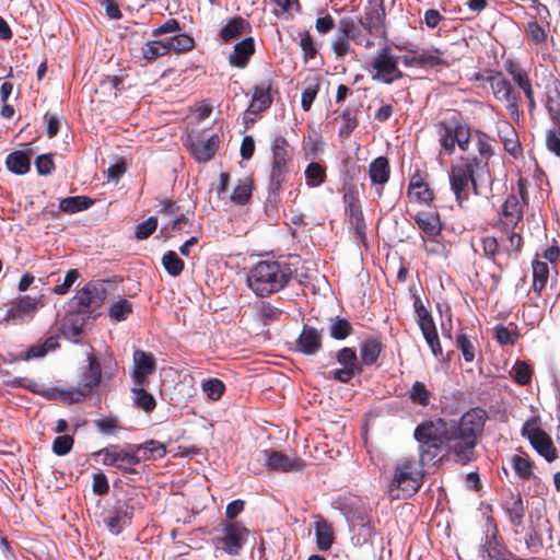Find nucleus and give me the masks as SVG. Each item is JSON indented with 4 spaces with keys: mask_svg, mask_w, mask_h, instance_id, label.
Segmentation results:
<instances>
[{
    "mask_svg": "<svg viewBox=\"0 0 560 560\" xmlns=\"http://www.w3.org/2000/svg\"><path fill=\"white\" fill-rule=\"evenodd\" d=\"M487 419L486 410L471 408L457 421L440 418L419 424L415 430V438L420 444L421 463L427 465L434 462L443 446L455 455L457 462H471Z\"/></svg>",
    "mask_w": 560,
    "mask_h": 560,
    "instance_id": "nucleus-1",
    "label": "nucleus"
},
{
    "mask_svg": "<svg viewBox=\"0 0 560 560\" xmlns=\"http://www.w3.org/2000/svg\"><path fill=\"white\" fill-rule=\"evenodd\" d=\"M289 265L277 260H261L247 273V285L257 296H267L283 289L291 279Z\"/></svg>",
    "mask_w": 560,
    "mask_h": 560,
    "instance_id": "nucleus-2",
    "label": "nucleus"
},
{
    "mask_svg": "<svg viewBox=\"0 0 560 560\" xmlns=\"http://www.w3.org/2000/svg\"><path fill=\"white\" fill-rule=\"evenodd\" d=\"M94 456L102 457L103 465L115 466L125 472H135L133 466L141 460H147V457L139 455V447H133V445L126 447L109 445L96 452Z\"/></svg>",
    "mask_w": 560,
    "mask_h": 560,
    "instance_id": "nucleus-3",
    "label": "nucleus"
},
{
    "mask_svg": "<svg viewBox=\"0 0 560 560\" xmlns=\"http://www.w3.org/2000/svg\"><path fill=\"white\" fill-rule=\"evenodd\" d=\"M106 285L101 281H90L73 296L75 312L90 318L105 302Z\"/></svg>",
    "mask_w": 560,
    "mask_h": 560,
    "instance_id": "nucleus-4",
    "label": "nucleus"
},
{
    "mask_svg": "<svg viewBox=\"0 0 560 560\" xmlns=\"http://www.w3.org/2000/svg\"><path fill=\"white\" fill-rule=\"evenodd\" d=\"M102 369L98 360L93 354L88 357V366L81 374L78 387L68 392V398L71 402H79L91 396L100 385Z\"/></svg>",
    "mask_w": 560,
    "mask_h": 560,
    "instance_id": "nucleus-5",
    "label": "nucleus"
},
{
    "mask_svg": "<svg viewBox=\"0 0 560 560\" xmlns=\"http://www.w3.org/2000/svg\"><path fill=\"white\" fill-rule=\"evenodd\" d=\"M370 73L373 80L390 84L402 77L398 69V58L386 47L377 52L370 62Z\"/></svg>",
    "mask_w": 560,
    "mask_h": 560,
    "instance_id": "nucleus-6",
    "label": "nucleus"
},
{
    "mask_svg": "<svg viewBox=\"0 0 560 560\" xmlns=\"http://www.w3.org/2000/svg\"><path fill=\"white\" fill-rule=\"evenodd\" d=\"M479 158H467L454 167L455 175H483L489 174L488 160L492 155V148L488 139L479 137L477 140Z\"/></svg>",
    "mask_w": 560,
    "mask_h": 560,
    "instance_id": "nucleus-7",
    "label": "nucleus"
},
{
    "mask_svg": "<svg viewBox=\"0 0 560 560\" xmlns=\"http://www.w3.org/2000/svg\"><path fill=\"white\" fill-rule=\"evenodd\" d=\"M191 156L199 163L210 161L219 149L220 139L215 133L192 132L188 135L186 141Z\"/></svg>",
    "mask_w": 560,
    "mask_h": 560,
    "instance_id": "nucleus-8",
    "label": "nucleus"
},
{
    "mask_svg": "<svg viewBox=\"0 0 560 560\" xmlns=\"http://www.w3.org/2000/svg\"><path fill=\"white\" fill-rule=\"evenodd\" d=\"M439 141L447 154H452L457 144L460 150L466 151L469 144V130L464 126L440 122L438 125Z\"/></svg>",
    "mask_w": 560,
    "mask_h": 560,
    "instance_id": "nucleus-9",
    "label": "nucleus"
},
{
    "mask_svg": "<svg viewBox=\"0 0 560 560\" xmlns=\"http://www.w3.org/2000/svg\"><path fill=\"white\" fill-rule=\"evenodd\" d=\"M247 529L235 523H224L221 536L215 540V548L229 555H237L246 539Z\"/></svg>",
    "mask_w": 560,
    "mask_h": 560,
    "instance_id": "nucleus-10",
    "label": "nucleus"
},
{
    "mask_svg": "<svg viewBox=\"0 0 560 560\" xmlns=\"http://www.w3.org/2000/svg\"><path fill=\"white\" fill-rule=\"evenodd\" d=\"M43 306V295L38 298L24 295L12 302L10 308L7 311L5 320L13 323L30 320Z\"/></svg>",
    "mask_w": 560,
    "mask_h": 560,
    "instance_id": "nucleus-11",
    "label": "nucleus"
},
{
    "mask_svg": "<svg viewBox=\"0 0 560 560\" xmlns=\"http://www.w3.org/2000/svg\"><path fill=\"white\" fill-rule=\"evenodd\" d=\"M261 453L270 471L295 472L305 468V463L300 457H290L282 452L272 450H265Z\"/></svg>",
    "mask_w": 560,
    "mask_h": 560,
    "instance_id": "nucleus-12",
    "label": "nucleus"
},
{
    "mask_svg": "<svg viewBox=\"0 0 560 560\" xmlns=\"http://www.w3.org/2000/svg\"><path fill=\"white\" fill-rule=\"evenodd\" d=\"M393 485L402 492L405 498L411 497L420 487V478L413 471L412 464L408 460L400 463L396 468Z\"/></svg>",
    "mask_w": 560,
    "mask_h": 560,
    "instance_id": "nucleus-13",
    "label": "nucleus"
},
{
    "mask_svg": "<svg viewBox=\"0 0 560 560\" xmlns=\"http://www.w3.org/2000/svg\"><path fill=\"white\" fill-rule=\"evenodd\" d=\"M385 10L382 4H372L365 9L363 16L360 19L363 30L372 37H385Z\"/></svg>",
    "mask_w": 560,
    "mask_h": 560,
    "instance_id": "nucleus-14",
    "label": "nucleus"
},
{
    "mask_svg": "<svg viewBox=\"0 0 560 560\" xmlns=\"http://www.w3.org/2000/svg\"><path fill=\"white\" fill-rule=\"evenodd\" d=\"M527 438L535 451L547 462L551 463L558 458V451L544 430L534 428L527 432Z\"/></svg>",
    "mask_w": 560,
    "mask_h": 560,
    "instance_id": "nucleus-15",
    "label": "nucleus"
},
{
    "mask_svg": "<svg viewBox=\"0 0 560 560\" xmlns=\"http://www.w3.org/2000/svg\"><path fill=\"white\" fill-rule=\"evenodd\" d=\"M523 218V206L515 195H510L502 206L498 226L504 231L514 230Z\"/></svg>",
    "mask_w": 560,
    "mask_h": 560,
    "instance_id": "nucleus-16",
    "label": "nucleus"
},
{
    "mask_svg": "<svg viewBox=\"0 0 560 560\" xmlns=\"http://www.w3.org/2000/svg\"><path fill=\"white\" fill-rule=\"evenodd\" d=\"M489 177H451V186L459 205L466 200L470 192L476 195H486V190L481 189L479 180L483 182Z\"/></svg>",
    "mask_w": 560,
    "mask_h": 560,
    "instance_id": "nucleus-17",
    "label": "nucleus"
},
{
    "mask_svg": "<svg viewBox=\"0 0 560 560\" xmlns=\"http://www.w3.org/2000/svg\"><path fill=\"white\" fill-rule=\"evenodd\" d=\"M271 149L273 154V173L281 174L289 172L292 149L288 141L283 137L278 136L272 140Z\"/></svg>",
    "mask_w": 560,
    "mask_h": 560,
    "instance_id": "nucleus-18",
    "label": "nucleus"
},
{
    "mask_svg": "<svg viewBox=\"0 0 560 560\" xmlns=\"http://www.w3.org/2000/svg\"><path fill=\"white\" fill-rule=\"evenodd\" d=\"M362 31L363 24L360 19L343 18L339 22V33L353 40L357 45H362L370 49L374 46V43L365 37Z\"/></svg>",
    "mask_w": 560,
    "mask_h": 560,
    "instance_id": "nucleus-19",
    "label": "nucleus"
},
{
    "mask_svg": "<svg viewBox=\"0 0 560 560\" xmlns=\"http://www.w3.org/2000/svg\"><path fill=\"white\" fill-rule=\"evenodd\" d=\"M133 382L138 385H142L145 382L147 376L154 372L155 359L151 353L142 350H136L133 352Z\"/></svg>",
    "mask_w": 560,
    "mask_h": 560,
    "instance_id": "nucleus-20",
    "label": "nucleus"
},
{
    "mask_svg": "<svg viewBox=\"0 0 560 560\" xmlns=\"http://www.w3.org/2000/svg\"><path fill=\"white\" fill-rule=\"evenodd\" d=\"M133 509L125 502H119L114 512L104 518L113 534H119L132 518Z\"/></svg>",
    "mask_w": 560,
    "mask_h": 560,
    "instance_id": "nucleus-21",
    "label": "nucleus"
},
{
    "mask_svg": "<svg viewBox=\"0 0 560 560\" xmlns=\"http://www.w3.org/2000/svg\"><path fill=\"white\" fill-rule=\"evenodd\" d=\"M322 347V336L319 331L310 326H304L299 339L296 340V348L304 354H314Z\"/></svg>",
    "mask_w": 560,
    "mask_h": 560,
    "instance_id": "nucleus-22",
    "label": "nucleus"
},
{
    "mask_svg": "<svg viewBox=\"0 0 560 560\" xmlns=\"http://www.w3.org/2000/svg\"><path fill=\"white\" fill-rule=\"evenodd\" d=\"M489 80L495 98L505 102L510 106H514L517 96L513 92L510 82L501 73L491 75Z\"/></svg>",
    "mask_w": 560,
    "mask_h": 560,
    "instance_id": "nucleus-23",
    "label": "nucleus"
},
{
    "mask_svg": "<svg viewBox=\"0 0 560 560\" xmlns=\"http://www.w3.org/2000/svg\"><path fill=\"white\" fill-rule=\"evenodd\" d=\"M419 229L428 236L435 237L442 231V222L436 212L421 211L415 215Z\"/></svg>",
    "mask_w": 560,
    "mask_h": 560,
    "instance_id": "nucleus-24",
    "label": "nucleus"
},
{
    "mask_svg": "<svg viewBox=\"0 0 560 560\" xmlns=\"http://www.w3.org/2000/svg\"><path fill=\"white\" fill-rule=\"evenodd\" d=\"M255 46L252 37L245 38L234 46L229 59L232 66L244 68L252 55L254 54Z\"/></svg>",
    "mask_w": 560,
    "mask_h": 560,
    "instance_id": "nucleus-25",
    "label": "nucleus"
},
{
    "mask_svg": "<svg viewBox=\"0 0 560 560\" xmlns=\"http://www.w3.org/2000/svg\"><path fill=\"white\" fill-rule=\"evenodd\" d=\"M270 84L264 82L254 88L253 98L248 107V112L252 114H258L265 110L271 104L270 97Z\"/></svg>",
    "mask_w": 560,
    "mask_h": 560,
    "instance_id": "nucleus-26",
    "label": "nucleus"
},
{
    "mask_svg": "<svg viewBox=\"0 0 560 560\" xmlns=\"http://www.w3.org/2000/svg\"><path fill=\"white\" fill-rule=\"evenodd\" d=\"M354 535L352 542L355 546L371 545L375 535V527L373 526L369 517L362 516L359 522L354 525Z\"/></svg>",
    "mask_w": 560,
    "mask_h": 560,
    "instance_id": "nucleus-27",
    "label": "nucleus"
},
{
    "mask_svg": "<svg viewBox=\"0 0 560 560\" xmlns=\"http://www.w3.org/2000/svg\"><path fill=\"white\" fill-rule=\"evenodd\" d=\"M419 328L422 331V335L430 347L432 353L435 357H439L442 354V347L440 343L438 330L435 327V323L432 318V316L425 320H421L419 324Z\"/></svg>",
    "mask_w": 560,
    "mask_h": 560,
    "instance_id": "nucleus-28",
    "label": "nucleus"
},
{
    "mask_svg": "<svg viewBox=\"0 0 560 560\" xmlns=\"http://www.w3.org/2000/svg\"><path fill=\"white\" fill-rule=\"evenodd\" d=\"M504 510L513 525H522L525 513V506L520 493H512L510 498L505 500Z\"/></svg>",
    "mask_w": 560,
    "mask_h": 560,
    "instance_id": "nucleus-29",
    "label": "nucleus"
},
{
    "mask_svg": "<svg viewBox=\"0 0 560 560\" xmlns=\"http://www.w3.org/2000/svg\"><path fill=\"white\" fill-rule=\"evenodd\" d=\"M7 166L16 175H24L31 167V152L15 151L8 155Z\"/></svg>",
    "mask_w": 560,
    "mask_h": 560,
    "instance_id": "nucleus-30",
    "label": "nucleus"
},
{
    "mask_svg": "<svg viewBox=\"0 0 560 560\" xmlns=\"http://www.w3.org/2000/svg\"><path fill=\"white\" fill-rule=\"evenodd\" d=\"M93 205L91 198L85 196L66 197L59 201V210L67 214H73L89 209Z\"/></svg>",
    "mask_w": 560,
    "mask_h": 560,
    "instance_id": "nucleus-31",
    "label": "nucleus"
},
{
    "mask_svg": "<svg viewBox=\"0 0 560 560\" xmlns=\"http://www.w3.org/2000/svg\"><path fill=\"white\" fill-rule=\"evenodd\" d=\"M314 527L318 549L323 551L330 549L334 542V533L330 524L320 518L315 522Z\"/></svg>",
    "mask_w": 560,
    "mask_h": 560,
    "instance_id": "nucleus-32",
    "label": "nucleus"
},
{
    "mask_svg": "<svg viewBox=\"0 0 560 560\" xmlns=\"http://www.w3.org/2000/svg\"><path fill=\"white\" fill-rule=\"evenodd\" d=\"M407 397L412 404L427 407L433 398V393L428 389L423 382L416 381L407 392Z\"/></svg>",
    "mask_w": 560,
    "mask_h": 560,
    "instance_id": "nucleus-33",
    "label": "nucleus"
},
{
    "mask_svg": "<svg viewBox=\"0 0 560 560\" xmlns=\"http://www.w3.org/2000/svg\"><path fill=\"white\" fill-rule=\"evenodd\" d=\"M413 179L417 178V180H411L408 189V195L410 199L422 202V203H429L433 200V192L430 189L429 185L423 182L422 177H412Z\"/></svg>",
    "mask_w": 560,
    "mask_h": 560,
    "instance_id": "nucleus-34",
    "label": "nucleus"
},
{
    "mask_svg": "<svg viewBox=\"0 0 560 560\" xmlns=\"http://www.w3.org/2000/svg\"><path fill=\"white\" fill-rule=\"evenodd\" d=\"M247 22L242 18H234L222 27L220 32V36L226 40L230 42L243 34L246 33L247 30Z\"/></svg>",
    "mask_w": 560,
    "mask_h": 560,
    "instance_id": "nucleus-35",
    "label": "nucleus"
},
{
    "mask_svg": "<svg viewBox=\"0 0 560 560\" xmlns=\"http://www.w3.org/2000/svg\"><path fill=\"white\" fill-rule=\"evenodd\" d=\"M253 180L250 177L238 179V184L233 188L231 200L237 205H245L252 197Z\"/></svg>",
    "mask_w": 560,
    "mask_h": 560,
    "instance_id": "nucleus-36",
    "label": "nucleus"
},
{
    "mask_svg": "<svg viewBox=\"0 0 560 560\" xmlns=\"http://www.w3.org/2000/svg\"><path fill=\"white\" fill-rule=\"evenodd\" d=\"M59 347L57 337H49L44 342H38L25 352L24 359H39L43 358L48 351H52Z\"/></svg>",
    "mask_w": 560,
    "mask_h": 560,
    "instance_id": "nucleus-37",
    "label": "nucleus"
},
{
    "mask_svg": "<svg viewBox=\"0 0 560 560\" xmlns=\"http://www.w3.org/2000/svg\"><path fill=\"white\" fill-rule=\"evenodd\" d=\"M382 345L380 341L375 339L364 341L360 348L362 363L365 365L374 364L380 357Z\"/></svg>",
    "mask_w": 560,
    "mask_h": 560,
    "instance_id": "nucleus-38",
    "label": "nucleus"
},
{
    "mask_svg": "<svg viewBox=\"0 0 560 560\" xmlns=\"http://www.w3.org/2000/svg\"><path fill=\"white\" fill-rule=\"evenodd\" d=\"M527 35L529 40L535 45L546 43L548 39L549 24L546 22V26L540 25L536 19H530L526 26Z\"/></svg>",
    "mask_w": 560,
    "mask_h": 560,
    "instance_id": "nucleus-39",
    "label": "nucleus"
},
{
    "mask_svg": "<svg viewBox=\"0 0 560 560\" xmlns=\"http://www.w3.org/2000/svg\"><path fill=\"white\" fill-rule=\"evenodd\" d=\"M511 465L515 474L525 480H529L533 474V462L524 455H514L511 458Z\"/></svg>",
    "mask_w": 560,
    "mask_h": 560,
    "instance_id": "nucleus-40",
    "label": "nucleus"
},
{
    "mask_svg": "<svg viewBox=\"0 0 560 560\" xmlns=\"http://www.w3.org/2000/svg\"><path fill=\"white\" fill-rule=\"evenodd\" d=\"M166 54H168V46L166 44V40H150L145 43V45L142 47L143 58L149 61L155 60L156 58L162 57Z\"/></svg>",
    "mask_w": 560,
    "mask_h": 560,
    "instance_id": "nucleus-41",
    "label": "nucleus"
},
{
    "mask_svg": "<svg viewBox=\"0 0 560 560\" xmlns=\"http://www.w3.org/2000/svg\"><path fill=\"white\" fill-rule=\"evenodd\" d=\"M549 276L548 265L544 261L536 260L533 262V288L536 292H541L545 288Z\"/></svg>",
    "mask_w": 560,
    "mask_h": 560,
    "instance_id": "nucleus-42",
    "label": "nucleus"
},
{
    "mask_svg": "<svg viewBox=\"0 0 560 560\" xmlns=\"http://www.w3.org/2000/svg\"><path fill=\"white\" fill-rule=\"evenodd\" d=\"M351 331L352 326L347 319L338 316L330 319L329 335L331 338L342 340L347 338Z\"/></svg>",
    "mask_w": 560,
    "mask_h": 560,
    "instance_id": "nucleus-43",
    "label": "nucleus"
},
{
    "mask_svg": "<svg viewBox=\"0 0 560 560\" xmlns=\"http://www.w3.org/2000/svg\"><path fill=\"white\" fill-rule=\"evenodd\" d=\"M168 46V52H186L194 48L195 43L194 39L186 34H178L173 36L171 39L166 40Z\"/></svg>",
    "mask_w": 560,
    "mask_h": 560,
    "instance_id": "nucleus-44",
    "label": "nucleus"
},
{
    "mask_svg": "<svg viewBox=\"0 0 560 560\" xmlns=\"http://www.w3.org/2000/svg\"><path fill=\"white\" fill-rule=\"evenodd\" d=\"M349 206H348V212L351 219V222L355 226V231L359 234L360 237H363L364 235V223H363V215L359 207V200L355 199L353 196H349Z\"/></svg>",
    "mask_w": 560,
    "mask_h": 560,
    "instance_id": "nucleus-45",
    "label": "nucleus"
},
{
    "mask_svg": "<svg viewBox=\"0 0 560 560\" xmlns=\"http://www.w3.org/2000/svg\"><path fill=\"white\" fill-rule=\"evenodd\" d=\"M162 265L167 273L173 277L180 275L184 269V261L173 250H168L163 255Z\"/></svg>",
    "mask_w": 560,
    "mask_h": 560,
    "instance_id": "nucleus-46",
    "label": "nucleus"
},
{
    "mask_svg": "<svg viewBox=\"0 0 560 560\" xmlns=\"http://www.w3.org/2000/svg\"><path fill=\"white\" fill-rule=\"evenodd\" d=\"M131 313L132 304L126 299H120L119 301L115 302L108 310L109 317L117 322L127 319Z\"/></svg>",
    "mask_w": 560,
    "mask_h": 560,
    "instance_id": "nucleus-47",
    "label": "nucleus"
},
{
    "mask_svg": "<svg viewBox=\"0 0 560 560\" xmlns=\"http://www.w3.org/2000/svg\"><path fill=\"white\" fill-rule=\"evenodd\" d=\"M133 447H139V455H141V457H147V459H149L148 453L152 454L155 458H161L166 453L164 444L155 440H150L139 445H133Z\"/></svg>",
    "mask_w": 560,
    "mask_h": 560,
    "instance_id": "nucleus-48",
    "label": "nucleus"
},
{
    "mask_svg": "<svg viewBox=\"0 0 560 560\" xmlns=\"http://www.w3.org/2000/svg\"><path fill=\"white\" fill-rule=\"evenodd\" d=\"M132 392L135 395L133 399H135V404L137 405V407L141 408L142 410H144L147 412L152 411L155 408V406H156L155 398L150 393H148L145 389L133 388Z\"/></svg>",
    "mask_w": 560,
    "mask_h": 560,
    "instance_id": "nucleus-49",
    "label": "nucleus"
},
{
    "mask_svg": "<svg viewBox=\"0 0 560 560\" xmlns=\"http://www.w3.org/2000/svg\"><path fill=\"white\" fill-rule=\"evenodd\" d=\"M337 361L343 368H349L358 371V373H361V365L358 362L355 351L351 348H342L339 350L337 354Z\"/></svg>",
    "mask_w": 560,
    "mask_h": 560,
    "instance_id": "nucleus-50",
    "label": "nucleus"
},
{
    "mask_svg": "<svg viewBox=\"0 0 560 560\" xmlns=\"http://www.w3.org/2000/svg\"><path fill=\"white\" fill-rule=\"evenodd\" d=\"M456 346L460 349L466 362H472L475 360V347L467 335L458 334L456 337Z\"/></svg>",
    "mask_w": 560,
    "mask_h": 560,
    "instance_id": "nucleus-51",
    "label": "nucleus"
},
{
    "mask_svg": "<svg viewBox=\"0 0 560 560\" xmlns=\"http://www.w3.org/2000/svg\"><path fill=\"white\" fill-rule=\"evenodd\" d=\"M514 381L520 385H527L532 380L530 368L522 361H517L513 368Z\"/></svg>",
    "mask_w": 560,
    "mask_h": 560,
    "instance_id": "nucleus-52",
    "label": "nucleus"
},
{
    "mask_svg": "<svg viewBox=\"0 0 560 560\" xmlns=\"http://www.w3.org/2000/svg\"><path fill=\"white\" fill-rule=\"evenodd\" d=\"M73 442V438L70 435L57 436L52 442V452L58 456H63L71 451Z\"/></svg>",
    "mask_w": 560,
    "mask_h": 560,
    "instance_id": "nucleus-53",
    "label": "nucleus"
},
{
    "mask_svg": "<svg viewBox=\"0 0 560 560\" xmlns=\"http://www.w3.org/2000/svg\"><path fill=\"white\" fill-rule=\"evenodd\" d=\"M79 277H80V273L77 269L69 270L66 273V277H65L62 283L57 284L54 288L52 292L58 295L67 294L70 291L73 283L79 279Z\"/></svg>",
    "mask_w": 560,
    "mask_h": 560,
    "instance_id": "nucleus-54",
    "label": "nucleus"
},
{
    "mask_svg": "<svg viewBox=\"0 0 560 560\" xmlns=\"http://www.w3.org/2000/svg\"><path fill=\"white\" fill-rule=\"evenodd\" d=\"M203 390L212 400H218L224 392V384L218 378H211L203 383Z\"/></svg>",
    "mask_w": 560,
    "mask_h": 560,
    "instance_id": "nucleus-55",
    "label": "nucleus"
},
{
    "mask_svg": "<svg viewBox=\"0 0 560 560\" xmlns=\"http://www.w3.org/2000/svg\"><path fill=\"white\" fill-rule=\"evenodd\" d=\"M156 218L150 217L144 222L137 225L135 235L138 240H145L156 230Z\"/></svg>",
    "mask_w": 560,
    "mask_h": 560,
    "instance_id": "nucleus-56",
    "label": "nucleus"
},
{
    "mask_svg": "<svg viewBox=\"0 0 560 560\" xmlns=\"http://www.w3.org/2000/svg\"><path fill=\"white\" fill-rule=\"evenodd\" d=\"M502 248L508 254L518 253L522 248V236L520 233L512 231L506 240H502Z\"/></svg>",
    "mask_w": 560,
    "mask_h": 560,
    "instance_id": "nucleus-57",
    "label": "nucleus"
},
{
    "mask_svg": "<svg viewBox=\"0 0 560 560\" xmlns=\"http://www.w3.org/2000/svg\"><path fill=\"white\" fill-rule=\"evenodd\" d=\"M546 107L553 120L560 118V93L556 90L547 95Z\"/></svg>",
    "mask_w": 560,
    "mask_h": 560,
    "instance_id": "nucleus-58",
    "label": "nucleus"
},
{
    "mask_svg": "<svg viewBox=\"0 0 560 560\" xmlns=\"http://www.w3.org/2000/svg\"><path fill=\"white\" fill-rule=\"evenodd\" d=\"M318 93V82L314 80L311 82L302 93V107L304 110H308Z\"/></svg>",
    "mask_w": 560,
    "mask_h": 560,
    "instance_id": "nucleus-59",
    "label": "nucleus"
},
{
    "mask_svg": "<svg viewBox=\"0 0 560 560\" xmlns=\"http://www.w3.org/2000/svg\"><path fill=\"white\" fill-rule=\"evenodd\" d=\"M331 47L337 57H345L350 50V39L340 33L332 43Z\"/></svg>",
    "mask_w": 560,
    "mask_h": 560,
    "instance_id": "nucleus-60",
    "label": "nucleus"
},
{
    "mask_svg": "<svg viewBox=\"0 0 560 560\" xmlns=\"http://www.w3.org/2000/svg\"><path fill=\"white\" fill-rule=\"evenodd\" d=\"M518 335L509 330L506 327H499L495 331V339L500 345H514Z\"/></svg>",
    "mask_w": 560,
    "mask_h": 560,
    "instance_id": "nucleus-61",
    "label": "nucleus"
},
{
    "mask_svg": "<svg viewBox=\"0 0 560 560\" xmlns=\"http://www.w3.org/2000/svg\"><path fill=\"white\" fill-rule=\"evenodd\" d=\"M35 164L40 175H47L54 171V162L51 154H42L37 156Z\"/></svg>",
    "mask_w": 560,
    "mask_h": 560,
    "instance_id": "nucleus-62",
    "label": "nucleus"
},
{
    "mask_svg": "<svg viewBox=\"0 0 560 560\" xmlns=\"http://www.w3.org/2000/svg\"><path fill=\"white\" fill-rule=\"evenodd\" d=\"M93 492L98 495H104L108 492L109 486L106 476L103 472L93 475L92 482Z\"/></svg>",
    "mask_w": 560,
    "mask_h": 560,
    "instance_id": "nucleus-63",
    "label": "nucleus"
},
{
    "mask_svg": "<svg viewBox=\"0 0 560 560\" xmlns=\"http://www.w3.org/2000/svg\"><path fill=\"white\" fill-rule=\"evenodd\" d=\"M546 145L550 152L560 156V131L548 130L546 135Z\"/></svg>",
    "mask_w": 560,
    "mask_h": 560,
    "instance_id": "nucleus-64",
    "label": "nucleus"
}]
</instances>
